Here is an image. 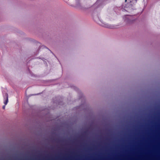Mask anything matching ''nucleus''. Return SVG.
I'll use <instances>...</instances> for the list:
<instances>
[{
	"instance_id": "f257e3e1",
	"label": "nucleus",
	"mask_w": 160,
	"mask_h": 160,
	"mask_svg": "<svg viewBox=\"0 0 160 160\" xmlns=\"http://www.w3.org/2000/svg\"><path fill=\"white\" fill-rule=\"evenodd\" d=\"M100 21L101 22L100 24L103 27L110 28V26L107 22V20L106 18L105 17H102L99 18Z\"/></svg>"
},
{
	"instance_id": "f03ea898",
	"label": "nucleus",
	"mask_w": 160,
	"mask_h": 160,
	"mask_svg": "<svg viewBox=\"0 0 160 160\" xmlns=\"http://www.w3.org/2000/svg\"><path fill=\"white\" fill-rule=\"evenodd\" d=\"M137 0H129V2L128 4L130 7H132L136 5L137 2Z\"/></svg>"
},
{
	"instance_id": "7ed1b4c3",
	"label": "nucleus",
	"mask_w": 160,
	"mask_h": 160,
	"mask_svg": "<svg viewBox=\"0 0 160 160\" xmlns=\"http://www.w3.org/2000/svg\"><path fill=\"white\" fill-rule=\"evenodd\" d=\"M5 96L6 98V99L5 101L4 102V103L5 105H6L8 102V95L7 93H5Z\"/></svg>"
},
{
	"instance_id": "20e7f679",
	"label": "nucleus",
	"mask_w": 160,
	"mask_h": 160,
	"mask_svg": "<svg viewBox=\"0 0 160 160\" xmlns=\"http://www.w3.org/2000/svg\"><path fill=\"white\" fill-rule=\"evenodd\" d=\"M5 108V106H3V108L4 109Z\"/></svg>"
},
{
	"instance_id": "39448f33",
	"label": "nucleus",
	"mask_w": 160,
	"mask_h": 160,
	"mask_svg": "<svg viewBox=\"0 0 160 160\" xmlns=\"http://www.w3.org/2000/svg\"><path fill=\"white\" fill-rule=\"evenodd\" d=\"M127 1V0H125V2H126Z\"/></svg>"
}]
</instances>
